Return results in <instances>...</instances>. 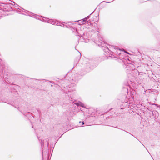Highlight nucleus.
Masks as SVG:
<instances>
[{
    "label": "nucleus",
    "mask_w": 160,
    "mask_h": 160,
    "mask_svg": "<svg viewBox=\"0 0 160 160\" xmlns=\"http://www.w3.org/2000/svg\"><path fill=\"white\" fill-rule=\"evenodd\" d=\"M82 125H83L84 124V122H82Z\"/></svg>",
    "instance_id": "obj_1"
}]
</instances>
